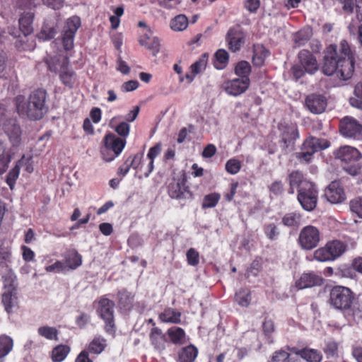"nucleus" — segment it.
Listing matches in <instances>:
<instances>
[{"instance_id": "1", "label": "nucleus", "mask_w": 362, "mask_h": 362, "mask_svg": "<svg viewBox=\"0 0 362 362\" xmlns=\"http://www.w3.org/2000/svg\"><path fill=\"white\" fill-rule=\"evenodd\" d=\"M356 51L342 40L339 45H329L324 51L322 71L326 76L335 75L342 81L350 79L355 71Z\"/></svg>"}, {"instance_id": "2", "label": "nucleus", "mask_w": 362, "mask_h": 362, "mask_svg": "<svg viewBox=\"0 0 362 362\" xmlns=\"http://www.w3.org/2000/svg\"><path fill=\"white\" fill-rule=\"evenodd\" d=\"M46 93L43 90L33 91L28 100L22 95L16 98V105L18 113L23 117L30 119H41L46 112L45 106Z\"/></svg>"}, {"instance_id": "3", "label": "nucleus", "mask_w": 362, "mask_h": 362, "mask_svg": "<svg viewBox=\"0 0 362 362\" xmlns=\"http://www.w3.org/2000/svg\"><path fill=\"white\" fill-rule=\"evenodd\" d=\"M47 64L51 71L59 74V79L64 86L70 88L74 87L76 81V74L69 66L68 57H52L47 61Z\"/></svg>"}, {"instance_id": "4", "label": "nucleus", "mask_w": 362, "mask_h": 362, "mask_svg": "<svg viewBox=\"0 0 362 362\" xmlns=\"http://www.w3.org/2000/svg\"><path fill=\"white\" fill-rule=\"evenodd\" d=\"M298 64L294 65L291 71L297 80L307 73L314 74L319 69V64L313 54L308 50L303 49L298 55Z\"/></svg>"}, {"instance_id": "5", "label": "nucleus", "mask_w": 362, "mask_h": 362, "mask_svg": "<svg viewBox=\"0 0 362 362\" xmlns=\"http://www.w3.org/2000/svg\"><path fill=\"white\" fill-rule=\"evenodd\" d=\"M354 299V293L350 288L337 286H334L329 293V302L337 310H349Z\"/></svg>"}, {"instance_id": "6", "label": "nucleus", "mask_w": 362, "mask_h": 362, "mask_svg": "<svg viewBox=\"0 0 362 362\" xmlns=\"http://www.w3.org/2000/svg\"><path fill=\"white\" fill-rule=\"evenodd\" d=\"M346 249V245L339 240L328 242L324 247L314 252V259L318 262H328L340 257Z\"/></svg>"}, {"instance_id": "7", "label": "nucleus", "mask_w": 362, "mask_h": 362, "mask_svg": "<svg viewBox=\"0 0 362 362\" xmlns=\"http://www.w3.org/2000/svg\"><path fill=\"white\" fill-rule=\"evenodd\" d=\"M329 146V142L324 139L314 136L308 137L303 144L300 152L296 153V157L302 161L308 163L311 160L313 154Z\"/></svg>"}, {"instance_id": "8", "label": "nucleus", "mask_w": 362, "mask_h": 362, "mask_svg": "<svg viewBox=\"0 0 362 362\" xmlns=\"http://www.w3.org/2000/svg\"><path fill=\"white\" fill-rule=\"evenodd\" d=\"M33 19V13L31 12H27L22 16L19 19L20 30L23 33V37H21L20 40H17L16 42V46L22 50H33L35 47V42L33 40L30 41L28 35L33 31L31 26Z\"/></svg>"}, {"instance_id": "9", "label": "nucleus", "mask_w": 362, "mask_h": 362, "mask_svg": "<svg viewBox=\"0 0 362 362\" xmlns=\"http://www.w3.org/2000/svg\"><path fill=\"white\" fill-rule=\"evenodd\" d=\"M298 200L302 207L308 211L315 209L317 200V192L310 182H304L298 189Z\"/></svg>"}, {"instance_id": "10", "label": "nucleus", "mask_w": 362, "mask_h": 362, "mask_svg": "<svg viewBox=\"0 0 362 362\" xmlns=\"http://www.w3.org/2000/svg\"><path fill=\"white\" fill-rule=\"evenodd\" d=\"M280 135V143L282 149L285 151H292L296 140L299 138V132L296 124L292 123L281 122L278 125Z\"/></svg>"}, {"instance_id": "11", "label": "nucleus", "mask_w": 362, "mask_h": 362, "mask_svg": "<svg viewBox=\"0 0 362 362\" xmlns=\"http://www.w3.org/2000/svg\"><path fill=\"white\" fill-rule=\"evenodd\" d=\"M81 26V19L78 16L68 18L62 33V40L65 50H71L74 47V37Z\"/></svg>"}, {"instance_id": "12", "label": "nucleus", "mask_w": 362, "mask_h": 362, "mask_svg": "<svg viewBox=\"0 0 362 362\" xmlns=\"http://www.w3.org/2000/svg\"><path fill=\"white\" fill-rule=\"evenodd\" d=\"M320 240V233L315 226H307L300 232L298 242L303 249L312 250L317 246Z\"/></svg>"}, {"instance_id": "13", "label": "nucleus", "mask_w": 362, "mask_h": 362, "mask_svg": "<svg viewBox=\"0 0 362 362\" xmlns=\"http://www.w3.org/2000/svg\"><path fill=\"white\" fill-rule=\"evenodd\" d=\"M98 312L106 323V330L111 332L113 327V313L115 304L107 298H101L99 302Z\"/></svg>"}, {"instance_id": "14", "label": "nucleus", "mask_w": 362, "mask_h": 362, "mask_svg": "<svg viewBox=\"0 0 362 362\" xmlns=\"http://www.w3.org/2000/svg\"><path fill=\"white\" fill-rule=\"evenodd\" d=\"M3 130L8 136L13 148H16L21 143L22 131L16 119H8L3 124Z\"/></svg>"}, {"instance_id": "15", "label": "nucleus", "mask_w": 362, "mask_h": 362, "mask_svg": "<svg viewBox=\"0 0 362 362\" xmlns=\"http://www.w3.org/2000/svg\"><path fill=\"white\" fill-rule=\"evenodd\" d=\"M340 132L346 137L356 138L362 132V125L352 117H344L340 123Z\"/></svg>"}, {"instance_id": "16", "label": "nucleus", "mask_w": 362, "mask_h": 362, "mask_svg": "<svg viewBox=\"0 0 362 362\" xmlns=\"http://www.w3.org/2000/svg\"><path fill=\"white\" fill-rule=\"evenodd\" d=\"M249 85V78H239L226 82L223 88L228 94L237 96L244 93Z\"/></svg>"}, {"instance_id": "17", "label": "nucleus", "mask_w": 362, "mask_h": 362, "mask_svg": "<svg viewBox=\"0 0 362 362\" xmlns=\"http://www.w3.org/2000/svg\"><path fill=\"white\" fill-rule=\"evenodd\" d=\"M168 192L171 198L177 199H187L192 196L182 180H173L168 187Z\"/></svg>"}, {"instance_id": "18", "label": "nucleus", "mask_w": 362, "mask_h": 362, "mask_svg": "<svg viewBox=\"0 0 362 362\" xmlns=\"http://www.w3.org/2000/svg\"><path fill=\"white\" fill-rule=\"evenodd\" d=\"M305 105L312 113L320 114L327 107V100L322 95L310 94L305 98Z\"/></svg>"}, {"instance_id": "19", "label": "nucleus", "mask_w": 362, "mask_h": 362, "mask_svg": "<svg viewBox=\"0 0 362 362\" xmlns=\"http://www.w3.org/2000/svg\"><path fill=\"white\" fill-rule=\"evenodd\" d=\"M335 157L346 163L355 162L361 158V153L356 148L349 146L339 148L334 153Z\"/></svg>"}, {"instance_id": "20", "label": "nucleus", "mask_w": 362, "mask_h": 362, "mask_svg": "<svg viewBox=\"0 0 362 362\" xmlns=\"http://www.w3.org/2000/svg\"><path fill=\"white\" fill-rule=\"evenodd\" d=\"M325 197L332 204L342 202L345 199V194L343 188L338 182H332L325 189Z\"/></svg>"}, {"instance_id": "21", "label": "nucleus", "mask_w": 362, "mask_h": 362, "mask_svg": "<svg viewBox=\"0 0 362 362\" xmlns=\"http://www.w3.org/2000/svg\"><path fill=\"white\" fill-rule=\"evenodd\" d=\"M322 284L321 276L314 273H305L296 281V286L298 289H304L313 286H320Z\"/></svg>"}, {"instance_id": "22", "label": "nucleus", "mask_w": 362, "mask_h": 362, "mask_svg": "<svg viewBox=\"0 0 362 362\" xmlns=\"http://www.w3.org/2000/svg\"><path fill=\"white\" fill-rule=\"evenodd\" d=\"M245 35L238 29L229 30L227 35L228 47L232 52L238 51L245 42Z\"/></svg>"}, {"instance_id": "23", "label": "nucleus", "mask_w": 362, "mask_h": 362, "mask_svg": "<svg viewBox=\"0 0 362 362\" xmlns=\"http://www.w3.org/2000/svg\"><path fill=\"white\" fill-rule=\"evenodd\" d=\"M103 145L119 155L126 145V140L113 134H107L104 137Z\"/></svg>"}, {"instance_id": "24", "label": "nucleus", "mask_w": 362, "mask_h": 362, "mask_svg": "<svg viewBox=\"0 0 362 362\" xmlns=\"http://www.w3.org/2000/svg\"><path fill=\"white\" fill-rule=\"evenodd\" d=\"M291 351L307 362H320L322 358L321 352L314 349L305 348L303 349H298L293 348Z\"/></svg>"}, {"instance_id": "25", "label": "nucleus", "mask_w": 362, "mask_h": 362, "mask_svg": "<svg viewBox=\"0 0 362 362\" xmlns=\"http://www.w3.org/2000/svg\"><path fill=\"white\" fill-rule=\"evenodd\" d=\"M15 148H8L4 142L0 141V167H2V171L5 170V168L11 162L15 154Z\"/></svg>"}, {"instance_id": "26", "label": "nucleus", "mask_w": 362, "mask_h": 362, "mask_svg": "<svg viewBox=\"0 0 362 362\" xmlns=\"http://www.w3.org/2000/svg\"><path fill=\"white\" fill-rule=\"evenodd\" d=\"M66 269H76L82 264V257L75 250H69L65 255Z\"/></svg>"}, {"instance_id": "27", "label": "nucleus", "mask_w": 362, "mask_h": 362, "mask_svg": "<svg viewBox=\"0 0 362 362\" xmlns=\"http://www.w3.org/2000/svg\"><path fill=\"white\" fill-rule=\"evenodd\" d=\"M181 313L173 308H168L160 313L159 319L165 323L178 324L180 322Z\"/></svg>"}, {"instance_id": "28", "label": "nucleus", "mask_w": 362, "mask_h": 362, "mask_svg": "<svg viewBox=\"0 0 362 362\" xmlns=\"http://www.w3.org/2000/svg\"><path fill=\"white\" fill-rule=\"evenodd\" d=\"M150 339L152 344L157 349H163L166 342L165 337L158 328L152 329L150 334Z\"/></svg>"}, {"instance_id": "29", "label": "nucleus", "mask_w": 362, "mask_h": 362, "mask_svg": "<svg viewBox=\"0 0 362 362\" xmlns=\"http://www.w3.org/2000/svg\"><path fill=\"white\" fill-rule=\"evenodd\" d=\"M121 118V116L113 117L110 121V126L115 131L121 136L127 137L129 134L130 127L127 122H122L117 124V121Z\"/></svg>"}, {"instance_id": "30", "label": "nucleus", "mask_w": 362, "mask_h": 362, "mask_svg": "<svg viewBox=\"0 0 362 362\" xmlns=\"http://www.w3.org/2000/svg\"><path fill=\"white\" fill-rule=\"evenodd\" d=\"M269 56V51L262 45H257L254 47L253 63L260 66L264 64L265 59Z\"/></svg>"}, {"instance_id": "31", "label": "nucleus", "mask_w": 362, "mask_h": 362, "mask_svg": "<svg viewBox=\"0 0 362 362\" xmlns=\"http://www.w3.org/2000/svg\"><path fill=\"white\" fill-rule=\"evenodd\" d=\"M140 44L150 49L154 56L159 52L160 42L158 37L151 38L148 35H145L140 40Z\"/></svg>"}, {"instance_id": "32", "label": "nucleus", "mask_w": 362, "mask_h": 362, "mask_svg": "<svg viewBox=\"0 0 362 362\" xmlns=\"http://www.w3.org/2000/svg\"><path fill=\"white\" fill-rule=\"evenodd\" d=\"M57 33V30L54 24L45 22L39 33L37 37L40 40H49L53 38Z\"/></svg>"}, {"instance_id": "33", "label": "nucleus", "mask_w": 362, "mask_h": 362, "mask_svg": "<svg viewBox=\"0 0 362 362\" xmlns=\"http://www.w3.org/2000/svg\"><path fill=\"white\" fill-rule=\"evenodd\" d=\"M197 348L190 345L182 349L179 354V358L180 362H193L197 358Z\"/></svg>"}, {"instance_id": "34", "label": "nucleus", "mask_w": 362, "mask_h": 362, "mask_svg": "<svg viewBox=\"0 0 362 362\" xmlns=\"http://www.w3.org/2000/svg\"><path fill=\"white\" fill-rule=\"evenodd\" d=\"M168 335L173 344H183L185 341V331L180 328L174 327L168 330Z\"/></svg>"}, {"instance_id": "35", "label": "nucleus", "mask_w": 362, "mask_h": 362, "mask_svg": "<svg viewBox=\"0 0 362 362\" xmlns=\"http://www.w3.org/2000/svg\"><path fill=\"white\" fill-rule=\"evenodd\" d=\"M16 292L13 291L4 290L2 293V303L5 308L6 311L10 313L12 310L16 301Z\"/></svg>"}, {"instance_id": "36", "label": "nucleus", "mask_w": 362, "mask_h": 362, "mask_svg": "<svg viewBox=\"0 0 362 362\" xmlns=\"http://www.w3.org/2000/svg\"><path fill=\"white\" fill-rule=\"evenodd\" d=\"M70 351V348L66 345H59L56 346L52 354V359L53 362H62L67 356Z\"/></svg>"}, {"instance_id": "37", "label": "nucleus", "mask_w": 362, "mask_h": 362, "mask_svg": "<svg viewBox=\"0 0 362 362\" xmlns=\"http://www.w3.org/2000/svg\"><path fill=\"white\" fill-rule=\"evenodd\" d=\"M235 301L242 307H247L251 302V293L247 288H241L235 293Z\"/></svg>"}, {"instance_id": "38", "label": "nucleus", "mask_w": 362, "mask_h": 362, "mask_svg": "<svg viewBox=\"0 0 362 362\" xmlns=\"http://www.w3.org/2000/svg\"><path fill=\"white\" fill-rule=\"evenodd\" d=\"M228 53L225 49H218L215 54V68L219 70L224 69L228 62Z\"/></svg>"}, {"instance_id": "39", "label": "nucleus", "mask_w": 362, "mask_h": 362, "mask_svg": "<svg viewBox=\"0 0 362 362\" xmlns=\"http://www.w3.org/2000/svg\"><path fill=\"white\" fill-rule=\"evenodd\" d=\"M312 32L310 28L301 30L296 33L293 37V41L297 47L304 45L310 38Z\"/></svg>"}, {"instance_id": "40", "label": "nucleus", "mask_w": 362, "mask_h": 362, "mask_svg": "<svg viewBox=\"0 0 362 362\" xmlns=\"http://www.w3.org/2000/svg\"><path fill=\"white\" fill-rule=\"evenodd\" d=\"M24 159L25 156H23L22 158L16 163L15 167L10 170L7 175L6 182L8 185L11 189H13L14 188L16 180L18 177L20 173V165L24 160Z\"/></svg>"}, {"instance_id": "41", "label": "nucleus", "mask_w": 362, "mask_h": 362, "mask_svg": "<svg viewBox=\"0 0 362 362\" xmlns=\"http://www.w3.org/2000/svg\"><path fill=\"white\" fill-rule=\"evenodd\" d=\"M349 103L352 107L362 110V81L355 86L354 97L349 99Z\"/></svg>"}, {"instance_id": "42", "label": "nucleus", "mask_w": 362, "mask_h": 362, "mask_svg": "<svg viewBox=\"0 0 362 362\" xmlns=\"http://www.w3.org/2000/svg\"><path fill=\"white\" fill-rule=\"evenodd\" d=\"M40 336L48 340H57L58 331L56 328L49 326H42L37 329Z\"/></svg>"}, {"instance_id": "43", "label": "nucleus", "mask_w": 362, "mask_h": 362, "mask_svg": "<svg viewBox=\"0 0 362 362\" xmlns=\"http://www.w3.org/2000/svg\"><path fill=\"white\" fill-rule=\"evenodd\" d=\"M187 18L184 15H178L170 22V28L174 31H182L187 28Z\"/></svg>"}, {"instance_id": "44", "label": "nucleus", "mask_w": 362, "mask_h": 362, "mask_svg": "<svg viewBox=\"0 0 362 362\" xmlns=\"http://www.w3.org/2000/svg\"><path fill=\"white\" fill-rule=\"evenodd\" d=\"M304 182L307 181L303 180V175L300 172L296 171L291 173L289 175L290 193L293 194L296 187L300 189Z\"/></svg>"}, {"instance_id": "45", "label": "nucleus", "mask_w": 362, "mask_h": 362, "mask_svg": "<svg viewBox=\"0 0 362 362\" xmlns=\"http://www.w3.org/2000/svg\"><path fill=\"white\" fill-rule=\"evenodd\" d=\"M105 346L106 343L103 338L95 337L89 344L88 349L93 354H99L105 349Z\"/></svg>"}, {"instance_id": "46", "label": "nucleus", "mask_w": 362, "mask_h": 362, "mask_svg": "<svg viewBox=\"0 0 362 362\" xmlns=\"http://www.w3.org/2000/svg\"><path fill=\"white\" fill-rule=\"evenodd\" d=\"M13 341L7 336L0 337V358L6 356L12 349Z\"/></svg>"}, {"instance_id": "47", "label": "nucleus", "mask_w": 362, "mask_h": 362, "mask_svg": "<svg viewBox=\"0 0 362 362\" xmlns=\"http://www.w3.org/2000/svg\"><path fill=\"white\" fill-rule=\"evenodd\" d=\"M4 279V290L6 291H16V276L15 274L8 271L6 274L3 276Z\"/></svg>"}, {"instance_id": "48", "label": "nucleus", "mask_w": 362, "mask_h": 362, "mask_svg": "<svg viewBox=\"0 0 362 362\" xmlns=\"http://www.w3.org/2000/svg\"><path fill=\"white\" fill-rule=\"evenodd\" d=\"M282 223L288 227L297 226L300 223V216L296 213L287 214L283 217Z\"/></svg>"}, {"instance_id": "49", "label": "nucleus", "mask_w": 362, "mask_h": 362, "mask_svg": "<svg viewBox=\"0 0 362 362\" xmlns=\"http://www.w3.org/2000/svg\"><path fill=\"white\" fill-rule=\"evenodd\" d=\"M251 67L247 62L242 61L239 62L235 69L236 75L240 78H248V75L250 73Z\"/></svg>"}, {"instance_id": "50", "label": "nucleus", "mask_w": 362, "mask_h": 362, "mask_svg": "<svg viewBox=\"0 0 362 362\" xmlns=\"http://www.w3.org/2000/svg\"><path fill=\"white\" fill-rule=\"evenodd\" d=\"M221 195L218 193H211L204 197L202 202V208L214 207L220 200Z\"/></svg>"}, {"instance_id": "51", "label": "nucleus", "mask_w": 362, "mask_h": 362, "mask_svg": "<svg viewBox=\"0 0 362 362\" xmlns=\"http://www.w3.org/2000/svg\"><path fill=\"white\" fill-rule=\"evenodd\" d=\"M207 64V56L204 54L199 60L192 64L190 66L191 72L197 75L203 71Z\"/></svg>"}, {"instance_id": "52", "label": "nucleus", "mask_w": 362, "mask_h": 362, "mask_svg": "<svg viewBox=\"0 0 362 362\" xmlns=\"http://www.w3.org/2000/svg\"><path fill=\"white\" fill-rule=\"evenodd\" d=\"M270 362H295V359L285 351H276Z\"/></svg>"}, {"instance_id": "53", "label": "nucleus", "mask_w": 362, "mask_h": 362, "mask_svg": "<svg viewBox=\"0 0 362 362\" xmlns=\"http://www.w3.org/2000/svg\"><path fill=\"white\" fill-rule=\"evenodd\" d=\"M225 168L229 174L235 175L241 168V162L235 158H230L226 162Z\"/></svg>"}, {"instance_id": "54", "label": "nucleus", "mask_w": 362, "mask_h": 362, "mask_svg": "<svg viewBox=\"0 0 362 362\" xmlns=\"http://www.w3.org/2000/svg\"><path fill=\"white\" fill-rule=\"evenodd\" d=\"M100 154L103 160L105 162H111L119 156L104 145L100 148Z\"/></svg>"}, {"instance_id": "55", "label": "nucleus", "mask_w": 362, "mask_h": 362, "mask_svg": "<svg viewBox=\"0 0 362 362\" xmlns=\"http://www.w3.org/2000/svg\"><path fill=\"white\" fill-rule=\"evenodd\" d=\"M351 211L359 218H362V197L356 198L350 202Z\"/></svg>"}, {"instance_id": "56", "label": "nucleus", "mask_w": 362, "mask_h": 362, "mask_svg": "<svg viewBox=\"0 0 362 362\" xmlns=\"http://www.w3.org/2000/svg\"><path fill=\"white\" fill-rule=\"evenodd\" d=\"M133 295L131 293L123 290L119 293V302L121 306L124 308L130 305L133 300Z\"/></svg>"}, {"instance_id": "57", "label": "nucleus", "mask_w": 362, "mask_h": 362, "mask_svg": "<svg viewBox=\"0 0 362 362\" xmlns=\"http://www.w3.org/2000/svg\"><path fill=\"white\" fill-rule=\"evenodd\" d=\"M264 231L269 240H275L279 235L277 227L274 223H269L264 226Z\"/></svg>"}, {"instance_id": "58", "label": "nucleus", "mask_w": 362, "mask_h": 362, "mask_svg": "<svg viewBox=\"0 0 362 362\" xmlns=\"http://www.w3.org/2000/svg\"><path fill=\"white\" fill-rule=\"evenodd\" d=\"M187 262L189 265L196 266L199 262V252L194 248H190L187 252Z\"/></svg>"}, {"instance_id": "59", "label": "nucleus", "mask_w": 362, "mask_h": 362, "mask_svg": "<svg viewBox=\"0 0 362 362\" xmlns=\"http://www.w3.org/2000/svg\"><path fill=\"white\" fill-rule=\"evenodd\" d=\"M124 9L122 7H118L115 10V16H112L110 18V21L111 23V26L113 29H116L118 28L119 25V17L123 14Z\"/></svg>"}, {"instance_id": "60", "label": "nucleus", "mask_w": 362, "mask_h": 362, "mask_svg": "<svg viewBox=\"0 0 362 362\" xmlns=\"http://www.w3.org/2000/svg\"><path fill=\"white\" fill-rule=\"evenodd\" d=\"M66 269V264L62 261H57L54 264L45 267L47 272H61Z\"/></svg>"}, {"instance_id": "61", "label": "nucleus", "mask_w": 362, "mask_h": 362, "mask_svg": "<svg viewBox=\"0 0 362 362\" xmlns=\"http://www.w3.org/2000/svg\"><path fill=\"white\" fill-rule=\"evenodd\" d=\"M141 158L142 156L141 155H134L133 156H129V158H127L126 162L128 163L130 168L137 169L143 163L141 161Z\"/></svg>"}, {"instance_id": "62", "label": "nucleus", "mask_w": 362, "mask_h": 362, "mask_svg": "<svg viewBox=\"0 0 362 362\" xmlns=\"http://www.w3.org/2000/svg\"><path fill=\"white\" fill-rule=\"evenodd\" d=\"M338 349V344L333 341H329L326 344L325 352L328 356H334L337 354Z\"/></svg>"}, {"instance_id": "63", "label": "nucleus", "mask_w": 362, "mask_h": 362, "mask_svg": "<svg viewBox=\"0 0 362 362\" xmlns=\"http://www.w3.org/2000/svg\"><path fill=\"white\" fill-rule=\"evenodd\" d=\"M23 259L25 262L33 261L35 258V252L28 247L23 245L21 246Z\"/></svg>"}, {"instance_id": "64", "label": "nucleus", "mask_w": 362, "mask_h": 362, "mask_svg": "<svg viewBox=\"0 0 362 362\" xmlns=\"http://www.w3.org/2000/svg\"><path fill=\"white\" fill-rule=\"evenodd\" d=\"M162 146L160 144H157L151 147L147 154V158L149 160H153L154 158L161 152Z\"/></svg>"}]
</instances>
